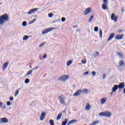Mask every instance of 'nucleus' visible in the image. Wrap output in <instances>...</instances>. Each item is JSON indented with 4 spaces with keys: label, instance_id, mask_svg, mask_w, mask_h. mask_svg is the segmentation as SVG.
<instances>
[{
    "label": "nucleus",
    "instance_id": "f257e3e1",
    "mask_svg": "<svg viewBox=\"0 0 125 125\" xmlns=\"http://www.w3.org/2000/svg\"><path fill=\"white\" fill-rule=\"evenodd\" d=\"M9 21V16L7 14H4L0 16V26H1L5 23Z\"/></svg>",
    "mask_w": 125,
    "mask_h": 125
},
{
    "label": "nucleus",
    "instance_id": "f03ea898",
    "mask_svg": "<svg viewBox=\"0 0 125 125\" xmlns=\"http://www.w3.org/2000/svg\"><path fill=\"white\" fill-rule=\"evenodd\" d=\"M99 116L100 117H107V118H110L112 116V113L109 111H104L100 113Z\"/></svg>",
    "mask_w": 125,
    "mask_h": 125
},
{
    "label": "nucleus",
    "instance_id": "7ed1b4c3",
    "mask_svg": "<svg viewBox=\"0 0 125 125\" xmlns=\"http://www.w3.org/2000/svg\"><path fill=\"white\" fill-rule=\"evenodd\" d=\"M68 79H69V75H62L60 78V80H61L62 82H65V81H67Z\"/></svg>",
    "mask_w": 125,
    "mask_h": 125
},
{
    "label": "nucleus",
    "instance_id": "20e7f679",
    "mask_svg": "<svg viewBox=\"0 0 125 125\" xmlns=\"http://www.w3.org/2000/svg\"><path fill=\"white\" fill-rule=\"evenodd\" d=\"M52 30H53V28H51L45 29L44 30H43V31L42 32V35H45V34H47V33H49V32L52 31Z\"/></svg>",
    "mask_w": 125,
    "mask_h": 125
},
{
    "label": "nucleus",
    "instance_id": "39448f33",
    "mask_svg": "<svg viewBox=\"0 0 125 125\" xmlns=\"http://www.w3.org/2000/svg\"><path fill=\"white\" fill-rule=\"evenodd\" d=\"M58 98L61 104H62L63 105H66V102H65V100H64V99H63L62 97L59 96Z\"/></svg>",
    "mask_w": 125,
    "mask_h": 125
},
{
    "label": "nucleus",
    "instance_id": "423d86ee",
    "mask_svg": "<svg viewBox=\"0 0 125 125\" xmlns=\"http://www.w3.org/2000/svg\"><path fill=\"white\" fill-rule=\"evenodd\" d=\"M38 8H34L30 10L29 12H28L27 14L29 15H31V14H33V13H35V12H36V11H38Z\"/></svg>",
    "mask_w": 125,
    "mask_h": 125
},
{
    "label": "nucleus",
    "instance_id": "0eeeda50",
    "mask_svg": "<svg viewBox=\"0 0 125 125\" xmlns=\"http://www.w3.org/2000/svg\"><path fill=\"white\" fill-rule=\"evenodd\" d=\"M0 123H3L4 124H7L8 123V119L6 118H2L0 119Z\"/></svg>",
    "mask_w": 125,
    "mask_h": 125
},
{
    "label": "nucleus",
    "instance_id": "6e6552de",
    "mask_svg": "<svg viewBox=\"0 0 125 125\" xmlns=\"http://www.w3.org/2000/svg\"><path fill=\"white\" fill-rule=\"evenodd\" d=\"M111 20H112L113 21H114V22H117V20H118V17H116L115 16V14L113 13L111 15Z\"/></svg>",
    "mask_w": 125,
    "mask_h": 125
},
{
    "label": "nucleus",
    "instance_id": "1a4fd4ad",
    "mask_svg": "<svg viewBox=\"0 0 125 125\" xmlns=\"http://www.w3.org/2000/svg\"><path fill=\"white\" fill-rule=\"evenodd\" d=\"M90 12H91V8H88L84 10V15H87V14H89V13H90Z\"/></svg>",
    "mask_w": 125,
    "mask_h": 125
},
{
    "label": "nucleus",
    "instance_id": "9d476101",
    "mask_svg": "<svg viewBox=\"0 0 125 125\" xmlns=\"http://www.w3.org/2000/svg\"><path fill=\"white\" fill-rule=\"evenodd\" d=\"M85 109L86 110V111H89V110L91 109V105L89 104V103H87V104L85 105Z\"/></svg>",
    "mask_w": 125,
    "mask_h": 125
},
{
    "label": "nucleus",
    "instance_id": "9b49d317",
    "mask_svg": "<svg viewBox=\"0 0 125 125\" xmlns=\"http://www.w3.org/2000/svg\"><path fill=\"white\" fill-rule=\"evenodd\" d=\"M82 89H79L77 90V92L73 94V96H79V95H80V94L82 93Z\"/></svg>",
    "mask_w": 125,
    "mask_h": 125
},
{
    "label": "nucleus",
    "instance_id": "f8f14e48",
    "mask_svg": "<svg viewBox=\"0 0 125 125\" xmlns=\"http://www.w3.org/2000/svg\"><path fill=\"white\" fill-rule=\"evenodd\" d=\"M118 88L119 89H123L125 87V83L124 82L121 83H119V85H118Z\"/></svg>",
    "mask_w": 125,
    "mask_h": 125
},
{
    "label": "nucleus",
    "instance_id": "ddd939ff",
    "mask_svg": "<svg viewBox=\"0 0 125 125\" xmlns=\"http://www.w3.org/2000/svg\"><path fill=\"white\" fill-rule=\"evenodd\" d=\"M45 117V113L43 112L41 113V116H40V121H43L44 118Z\"/></svg>",
    "mask_w": 125,
    "mask_h": 125
},
{
    "label": "nucleus",
    "instance_id": "4468645a",
    "mask_svg": "<svg viewBox=\"0 0 125 125\" xmlns=\"http://www.w3.org/2000/svg\"><path fill=\"white\" fill-rule=\"evenodd\" d=\"M124 38V34L121 35H116L115 36V40H122Z\"/></svg>",
    "mask_w": 125,
    "mask_h": 125
},
{
    "label": "nucleus",
    "instance_id": "2eb2a0df",
    "mask_svg": "<svg viewBox=\"0 0 125 125\" xmlns=\"http://www.w3.org/2000/svg\"><path fill=\"white\" fill-rule=\"evenodd\" d=\"M118 88H119V86H118V85H114L112 87L113 92H116V91H117V90H118Z\"/></svg>",
    "mask_w": 125,
    "mask_h": 125
},
{
    "label": "nucleus",
    "instance_id": "dca6fc26",
    "mask_svg": "<svg viewBox=\"0 0 125 125\" xmlns=\"http://www.w3.org/2000/svg\"><path fill=\"white\" fill-rule=\"evenodd\" d=\"M8 64H9V62H6L3 64L2 65L3 70H5V69H6V67H7V66H8Z\"/></svg>",
    "mask_w": 125,
    "mask_h": 125
},
{
    "label": "nucleus",
    "instance_id": "f3484780",
    "mask_svg": "<svg viewBox=\"0 0 125 125\" xmlns=\"http://www.w3.org/2000/svg\"><path fill=\"white\" fill-rule=\"evenodd\" d=\"M107 100H108L107 98H102L101 100V104H104V103H105V102H106Z\"/></svg>",
    "mask_w": 125,
    "mask_h": 125
},
{
    "label": "nucleus",
    "instance_id": "a211bd4d",
    "mask_svg": "<svg viewBox=\"0 0 125 125\" xmlns=\"http://www.w3.org/2000/svg\"><path fill=\"white\" fill-rule=\"evenodd\" d=\"M77 122H78L77 120H75V119L72 120L68 122V123L67 124V125H70L73 124H75V123H77Z\"/></svg>",
    "mask_w": 125,
    "mask_h": 125
},
{
    "label": "nucleus",
    "instance_id": "6ab92c4d",
    "mask_svg": "<svg viewBox=\"0 0 125 125\" xmlns=\"http://www.w3.org/2000/svg\"><path fill=\"white\" fill-rule=\"evenodd\" d=\"M114 37H115V33H112L108 38L107 41L109 42V41H111V40H112V39H113Z\"/></svg>",
    "mask_w": 125,
    "mask_h": 125
},
{
    "label": "nucleus",
    "instance_id": "aec40b11",
    "mask_svg": "<svg viewBox=\"0 0 125 125\" xmlns=\"http://www.w3.org/2000/svg\"><path fill=\"white\" fill-rule=\"evenodd\" d=\"M102 8L104 10H106L108 9V7L107 6V5L104 3L102 5Z\"/></svg>",
    "mask_w": 125,
    "mask_h": 125
},
{
    "label": "nucleus",
    "instance_id": "412c9836",
    "mask_svg": "<svg viewBox=\"0 0 125 125\" xmlns=\"http://www.w3.org/2000/svg\"><path fill=\"white\" fill-rule=\"evenodd\" d=\"M119 66H125V62H124V61L121 60L119 63Z\"/></svg>",
    "mask_w": 125,
    "mask_h": 125
},
{
    "label": "nucleus",
    "instance_id": "4be33fe9",
    "mask_svg": "<svg viewBox=\"0 0 125 125\" xmlns=\"http://www.w3.org/2000/svg\"><path fill=\"white\" fill-rule=\"evenodd\" d=\"M61 117H62V113H60L57 117V120L58 121V120H60V119H61Z\"/></svg>",
    "mask_w": 125,
    "mask_h": 125
},
{
    "label": "nucleus",
    "instance_id": "5701e85b",
    "mask_svg": "<svg viewBox=\"0 0 125 125\" xmlns=\"http://www.w3.org/2000/svg\"><path fill=\"white\" fill-rule=\"evenodd\" d=\"M68 122H69V120L67 119H65V121L62 122V125H67V123H68Z\"/></svg>",
    "mask_w": 125,
    "mask_h": 125
},
{
    "label": "nucleus",
    "instance_id": "b1692460",
    "mask_svg": "<svg viewBox=\"0 0 125 125\" xmlns=\"http://www.w3.org/2000/svg\"><path fill=\"white\" fill-rule=\"evenodd\" d=\"M118 55H119L120 58L121 59H123L124 58V55H123V54L121 53L120 52H117Z\"/></svg>",
    "mask_w": 125,
    "mask_h": 125
},
{
    "label": "nucleus",
    "instance_id": "393cba45",
    "mask_svg": "<svg viewBox=\"0 0 125 125\" xmlns=\"http://www.w3.org/2000/svg\"><path fill=\"white\" fill-rule=\"evenodd\" d=\"M95 54H93V56L95 58L99 55V52L95 51Z\"/></svg>",
    "mask_w": 125,
    "mask_h": 125
},
{
    "label": "nucleus",
    "instance_id": "a878e982",
    "mask_svg": "<svg viewBox=\"0 0 125 125\" xmlns=\"http://www.w3.org/2000/svg\"><path fill=\"white\" fill-rule=\"evenodd\" d=\"M73 63V61H68L66 63L67 66H70Z\"/></svg>",
    "mask_w": 125,
    "mask_h": 125
},
{
    "label": "nucleus",
    "instance_id": "bb28decb",
    "mask_svg": "<svg viewBox=\"0 0 125 125\" xmlns=\"http://www.w3.org/2000/svg\"><path fill=\"white\" fill-rule=\"evenodd\" d=\"M97 124H99V121H94V123L90 124V125H96Z\"/></svg>",
    "mask_w": 125,
    "mask_h": 125
},
{
    "label": "nucleus",
    "instance_id": "cd10ccee",
    "mask_svg": "<svg viewBox=\"0 0 125 125\" xmlns=\"http://www.w3.org/2000/svg\"><path fill=\"white\" fill-rule=\"evenodd\" d=\"M81 63H82V64H85L86 63V59H82Z\"/></svg>",
    "mask_w": 125,
    "mask_h": 125
},
{
    "label": "nucleus",
    "instance_id": "c85d7f7f",
    "mask_svg": "<svg viewBox=\"0 0 125 125\" xmlns=\"http://www.w3.org/2000/svg\"><path fill=\"white\" fill-rule=\"evenodd\" d=\"M49 124L50 125H54V122L52 119L50 120Z\"/></svg>",
    "mask_w": 125,
    "mask_h": 125
},
{
    "label": "nucleus",
    "instance_id": "c756f323",
    "mask_svg": "<svg viewBox=\"0 0 125 125\" xmlns=\"http://www.w3.org/2000/svg\"><path fill=\"white\" fill-rule=\"evenodd\" d=\"M29 39V37L28 36H24L23 38V41H27V39Z\"/></svg>",
    "mask_w": 125,
    "mask_h": 125
},
{
    "label": "nucleus",
    "instance_id": "7c9ffc66",
    "mask_svg": "<svg viewBox=\"0 0 125 125\" xmlns=\"http://www.w3.org/2000/svg\"><path fill=\"white\" fill-rule=\"evenodd\" d=\"M32 72H33V70H30L28 71L27 73V75H28V76H30V75H31L32 74Z\"/></svg>",
    "mask_w": 125,
    "mask_h": 125
},
{
    "label": "nucleus",
    "instance_id": "2f4dec72",
    "mask_svg": "<svg viewBox=\"0 0 125 125\" xmlns=\"http://www.w3.org/2000/svg\"><path fill=\"white\" fill-rule=\"evenodd\" d=\"M103 3L104 4H105L106 5H108V0H104Z\"/></svg>",
    "mask_w": 125,
    "mask_h": 125
},
{
    "label": "nucleus",
    "instance_id": "473e14b6",
    "mask_svg": "<svg viewBox=\"0 0 125 125\" xmlns=\"http://www.w3.org/2000/svg\"><path fill=\"white\" fill-rule=\"evenodd\" d=\"M22 26H23V27H25V26H27V21H23L22 22Z\"/></svg>",
    "mask_w": 125,
    "mask_h": 125
},
{
    "label": "nucleus",
    "instance_id": "72a5a7b5",
    "mask_svg": "<svg viewBox=\"0 0 125 125\" xmlns=\"http://www.w3.org/2000/svg\"><path fill=\"white\" fill-rule=\"evenodd\" d=\"M53 15H54L53 13H50L48 14V17H49V18H51V17H52Z\"/></svg>",
    "mask_w": 125,
    "mask_h": 125
},
{
    "label": "nucleus",
    "instance_id": "f704fd0d",
    "mask_svg": "<svg viewBox=\"0 0 125 125\" xmlns=\"http://www.w3.org/2000/svg\"><path fill=\"white\" fill-rule=\"evenodd\" d=\"M99 34H100V37L101 38H102V29H100V31H99Z\"/></svg>",
    "mask_w": 125,
    "mask_h": 125
},
{
    "label": "nucleus",
    "instance_id": "c9c22d12",
    "mask_svg": "<svg viewBox=\"0 0 125 125\" xmlns=\"http://www.w3.org/2000/svg\"><path fill=\"white\" fill-rule=\"evenodd\" d=\"M18 93H19V90H17L15 93V96H17V95H18Z\"/></svg>",
    "mask_w": 125,
    "mask_h": 125
},
{
    "label": "nucleus",
    "instance_id": "e433bc0d",
    "mask_svg": "<svg viewBox=\"0 0 125 125\" xmlns=\"http://www.w3.org/2000/svg\"><path fill=\"white\" fill-rule=\"evenodd\" d=\"M93 20V16H91L89 20V22H90Z\"/></svg>",
    "mask_w": 125,
    "mask_h": 125
},
{
    "label": "nucleus",
    "instance_id": "4c0bfd02",
    "mask_svg": "<svg viewBox=\"0 0 125 125\" xmlns=\"http://www.w3.org/2000/svg\"><path fill=\"white\" fill-rule=\"evenodd\" d=\"M29 82H30V80H29V79H26L25 80V83H29Z\"/></svg>",
    "mask_w": 125,
    "mask_h": 125
},
{
    "label": "nucleus",
    "instance_id": "58836bf2",
    "mask_svg": "<svg viewBox=\"0 0 125 125\" xmlns=\"http://www.w3.org/2000/svg\"><path fill=\"white\" fill-rule=\"evenodd\" d=\"M94 30L95 32H98V27H95Z\"/></svg>",
    "mask_w": 125,
    "mask_h": 125
},
{
    "label": "nucleus",
    "instance_id": "ea45409f",
    "mask_svg": "<svg viewBox=\"0 0 125 125\" xmlns=\"http://www.w3.org/2000/svg\"><path fill=\"white\" fill-rule=\"evenodd\" d=\"M83 91L84 93H87L88 92V90L87 89H83Z\"/></svg>",
    "mask_w": 125,
    "mask_h": 125
},
{
    "label": "nucleus",
    "instance_id": "a19ab883",
    "mask_svg": "<svg viewBox=\"0 0 125 125\" xmlns=\"http://www.w3.org/2000/svg\"><path fill=\"white\" fill-rule=\"evenodd\" d=\"M62 22H65V21H66V19L65 18H62Z\"/></svg>",
    "mask_w": 125,
    "mask_h": 125
},
{
    "label": "nucleus",
    "instance_id": "79ce46f5",
    "mask_svg": "<svg viewBox=\"0 0 125 125\" xmlns=\"http://www.w3.org/2000/svg\"><path fill=\"white\" fill-rule=\"evenodd\" d=\"M92 76H93V77H94V76H95V75H96V73L95 72V71H92Z\"/></svg>",
    "mask_w": 125,
    "mask_h": 125
},
{
    "label": "nucleus",
    "instance_id": "37998d69",
    "mask_svg": "<svg viewBox=\"0 0 125 125\" xmlns=\"http://www.w3.org/2000/svg\"><path fill=\"white\" fill-rule=\"evenodd\" d=\"M46 57H47V55H46V54H45L43 56L42 58L44 59L46 58Z\"/></svg>",
    "mask_w": 125,
    "mask_h": 125
},
{
    "label": "nucleus",
    "instance_id": "c03bdc74",
    "mask_svg": "<svg viewBox=\"0 0 125 125\" xmlns=\"http://www.w3.org/2000/svg\"><path fill=\"white\" fill-rule=\"evenodd\" d=\"M6 104L7 106H10V102H7Z\"/></svg>",
    "mask_w": 125,
    "mask_h": 125
},
{
    "label": "nucleus",
    "instance_id": "a18cd8bd",
    "mask_svg": "<svg viewBox=\"0 0 125 125\" xmlns=\"http://www.w3.org/2000/svg\"><path fill=\"white\" fill-rule=\"evenodd\" d=\"M106 78V74H104L103 76V79H105Z\"/></svg>",
    "mask_w": 125,
    "mask_h": 125
},
{
    "label": "nucleus",
    "instance_id": "49530a36",
    "mask_svg": "<svg viewBox=\"0 0 125 125\" xmlns=\"http://www.w3.org/2000/svg\"><path fill=\"white\" fill-rule=\"evenodd\" d=\"M10 101H13V97H11L9 98Z\"/></svg>",
    "mask_w": 125,
    "mask_h": 125
},
{
    "label": "nucleus",
    "instance_id": "de8ad7c7",
    "mask_svg": "<svg viewBox=\"0 0 125 125\" xmlns=\"http://www.w3.org/2000/svg\"><path fill=\"white\" fill-rule=\"evenodd\" d=\"M37 69H39V66H36L32 69V70H36Z\"/></svg>",
    "mask_w": 125,
    "mask_h": 125
},
{
    "label": "nucleus",
    "instance_id": "09e8293b",
    "mask_svg": "<svg viewBox=\"0 0 125 125\" xmlns=\"http://www.w3.org/2000/svg\"><path fill=\"white\" fill-rule=\"evenodd\" d=\"M83 75H88V71L85 72L83 73Z\"/></svg>",
    "mask_w": 125,
    "mask_h": 125
},
{
    "label": "nucleus",
    "instance_id": "8fccbe9b",
    "mask_svg": "<svg viewBox=\"0 0 125 125\" xmlns=\"http://www.w3.org/2000/svg\"><path fill=\"white\" fill-rule=\"evenodd\" d=\"M43 44H44V43H42L41 44H40V45H39V47H42V45H43Z\"/></svg>",
    "mask_w": 125,
    "mask_h": 125
},
{
    "label": "nucleus",
    "instance_id": "3c124183",
    "mask_svg": "<svg viewBox=\"0 0 125 125\" xmlns=\"http://www.w3.org/2000/svg\"><path fill=\"white\" fill-rule=\"evenodd\" d=\"M2 106V103L0 102V108H1Z\"/></svg>",
    "mask_w": 125,
    "mask_h": 125
},
{
    "label": "nucleus",
    "instance_id": "603ef678",
    "mask_svg": "<svg viewBox=\"0 0 125 125\" xmlns=\"http://www.w3.org/2000/svg\"><path fill=\"white\" fill-rule=\"evenodd\" d=\"M62 113H65L66 114V109L65 110H64L63 111H62Z\"/></svg>",
    "mask_w": 125,
    "mask_h": 125
},
{
    "label": "nucleus",
    "instance_id": "864d4df0",
    "mask_svg": "<svg viewBox=\"0 0 125 125\" xmlns=\"http://www.w3.org/2000/svg\"><path fill=\"white\" fill-rule=\"evenodd\" d=\"M114 92H113L112 90V91L110 93V95H112V94H113L114 93Z\"/></svg>",
    "mask_w": 125,
    "mask_h": 125
},
{
    "label": "nucleus",
    "instance_id": "5fc2aeb1",
    "mask_svg": "<svg viewBox=\"0 0 125 125\" xmlns=\"http://www.w3.org/2000/svg\"><path fill=\"white\" fill-rule=\"evenodd\" d=\"M123 92H124V93H125V88L124 89V90H123Z\"/></svg>",
    "mask_w": 125,
    "mask_h": 125
},
{
    "label": "nucleus",
    "instance_id": "6e6d98bb",
    "mask_svg": "<svg viewBox=\"0 0 125 125\" xmlns=\"http://www.w3.org/2000/svg\"><path fill=\"white\" fill-rule=\"evenodd\" d=\"M118 31H119L120 33H121V32H123V30H119Z\"/></svg>",
    "mask_w": 125,
    "mask_h": 125
},
{
    "label": "nucleus",
    "instance_id": "4d7b16f0",
    "mask_svg": "<svg viewBox=\"0 0 125 125\" xmlns=\"http://www.w3.org/2000/svg\"><path fill=\"white\" fill-rule=\"evenodd\" d=\"M35 21H36V20H34L32 21V23H34V22H35Z\"/></svg>",
    "mask_w": 125,
    "mask_h": 125
},
{
    "label": "nucleus",
    "instance_id": "13d9d810",
    "mask_svg": "<svg viewBox=\"0 0 125 125\" xmlns=\"http://www.w3.org/2000/svg\"><path fill=\"white\" fill-rule=\"evenodd\" d=\"M1 4H2V3H0V5H1Z\"/></svg>",
    "mask_w": 125,
    "mask_h": 125
},
{
    "label": "nucleus",
    "instance_id": "bf43d9fd",
    "mask_svg": "<svg viewBox=\"0 0 125 125\" xmlns=\"http://www.w3.org/2000/svg\"><path fill=\"white\" fill-rule=\"evenodd\" d=\"M61 96H63V95H62V94H61Z\"/></svg>",
    "mask_w": 125,
    "mask_h": 125
},
{
    "label": "nucleus",
    "instance_id": "052dcab7",
    "mask_svg": "<svg viewBox=\"0 0 125 125\" xmlns=\"http://www.w3.org/2000/svg\"><path fill=\"white\" fill-rule=\"evenodd\" d=\"M124 11V10H122V12Z\"/></svg>",
    "mask_w": 125,
    "mask_h": 125
},
{
    "label": "nucleus",
    "instance_id": "680f3d73",
    "mask_svg": "<svg viewBox=\"0 0 125 125\" xmlns=\"http://www.w3.org/2000/svg\"><path fill=\"white\" fill-rule=\"evenodd\" d=\"M124 11V10H122V12Z\"/></svg>",
    "mask_w": 125,
    "mask_h": 125
},
{
    "label": "nucleus",
    "instance_id": "e2e57ef3",
    "mask_svg": "<svg viewBox=\"0 0 125 125\" xmlns=\"http://www.w3.org/2000/svg\"><path fill=\"white\" fill-rule=\"evenodd\" d=\"M30 68H32V66H30Z\"/></svg>",
    "mask_w": 125,
    "mask_h": 125
}]
</instances>
